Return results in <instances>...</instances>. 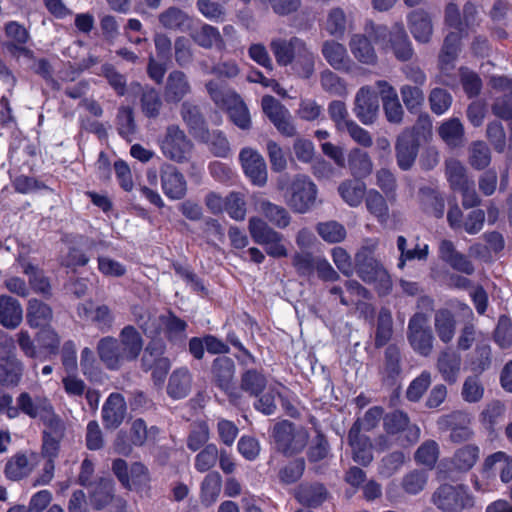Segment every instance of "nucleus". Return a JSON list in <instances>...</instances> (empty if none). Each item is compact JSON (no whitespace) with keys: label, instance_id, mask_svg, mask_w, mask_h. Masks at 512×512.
<instances>
[{"label":"nucleus","instance_id":"obj_38","mask_svg":"<svg viewBox=\"0 0 512 512\" xmlns=\"http://www.w3.org/2000/svg\"><path fill=\"white\" fill-rule=\"evenodd\" d=\"M349 45L356 60L367 65L376 64L377 54L371 41L364 34H354Z\"/></svg>","mask_w":512,"mask_h":512},{"label":"nucleus","instance_id":"obj_2","mask_svg":"<svg viewBox=\"0 0 512 512\" xmlns=\"http://www.w3.org/2000/svg\"><path fill=\"white\" fill-rule=\"evenodd\" d=\"M34 418L43 426L41 457L44 459L43 473L34 481V486L51 482L55 475V460L65 434V424L48 399L34 398Z\"/></svg>","mask_w":512,"mask_h":512},{"label":"nucleus","instance_id":"obj_33","mask_svg":"<svg viewBox=\"0 0 512 512\" xmlns=\"http://www.w3.org/2000/svg\"><path fill=\"white\" fill-rule=\"evenodd\" d=\"M267 387V377L262 369L248 368L240 374V389L250 397H258Z\"/></svg>","mask_w":512,"mask_h":512},{"label":"nucleus","instance_id":"obj_62","mask_svg":"<svg viewBox=\"0 0 512 512\" xmlns=\"http://www.w3.org/2000/svg\"><path fill=\"white\" fill-rule=\"evenodd\" d=\"M117 130L119 135L130 140L136 132L133 109L131 106H122L117 113Z\"/></svg>","mask_w":512,"mask_h":512},{"label":"nucleus","instance_id":"obj_13","mask_svg":"<svg viewBox=\"0 0 512 512\" xmlns=\"http://www.w3.org/2000/svg\"><path fill=\"white\" fill-rule=\"evenodd\" d=\"M376 40L389 38L390 49L394 52V56L399 61H408L412 58L414 50L402 26L389 30L386 26H377L375 29Z\"/></svg>","mask_w":512,"mask_h":512},{"label":"nucleus","instance_id":"obj_41","mask_svg":"<svg viewBox=\"0 0 512 512\" xmlns=\"http://www.w3.org/2000/svg\"><path fill=\"white\" fill-rule=\"evenodd\" d=\"M230 121L242 130H248L251 127V118L249 110L240 94L233 96L230 103L224 109Z\"/></svg>","mask_w":512,"mask_h":512},{"label":"nucleus","instance_id":"obj_48","mask_svg":"<svg viewBox=\"0 0 512 512\" xmlns=\"http://www.w3.org/2000/svg\"><path fill=\"white\" fill-rule=\"evenodd\" d=\"M167 346L162 339L150 340L144 348L143 355L141 357V369L144 372H148L149 369L153 368V364L160 362L161 360H167L165 356V350Z\"/></svg>","mask_w":512,"mask_h":512},{"label":"nucleus","instance_id":"obj_57","mask_svg":"<svg viewBox=\"0 0 512 512\" xmlns=\"http://www.w3.org/2000/svg\"><path fill=\"white\" fill-rule=\"evenodd\" d=\"M314 431L316 436L308 448L307 457L310 463H319L320 460L327 457L330 445L319 426H314Z\"/></svg>","mask_w":512,"mask_h":512},{"label":"nucleus","instance_id":"obj_54","mask_svg":"<svg viewBox=\"0 0 512 512\" xmlns=\"http://www.w3.org/2000/svg\"><path fill=\"white\" fill-rule=\"evenodd\" d=\"M468 162L475 170H484L491 163V152L488 145L481 140L474 141L470 146V157Z\"/></svg>","mask_w":512,"mask_h":512},{"label":"nucleus","instance_id":"obj_60","mask_svg":"<svg viewBox=\"0 0 512 512\" xmlns=\"http://www.w3.org/2000/svg\"><path fill=\"white\" fill-rule=\"evenodd\" d=\"M261 210L264 216L278 228H285L290 224L289 212L280 205L264 201L261 204Z\"/></svg>","mask_w":512,"mask_h":512},{"label":"nucleus","instance_id":"obj_16","mask_svg":"<svg viewBox=\"0 0 512 512\" xmlns=\"http://www.w3.org/2000/svg\"><path fill=\"white\" fill-rule=\"evenodd\" d=\"M240 163L245 176L252 184L264 186L267 183L268 173L265 159L257 150L244 147L240 150Z\"/></svg>","mask_w":512,"mask_h":512},{"label":"nucleus","instance_id":"obj_46","mask_svg":"<svg viewBox=\"0 0 512 512\" xmlns=\"http://www.w3.org/2000/svg\"><path fill=\"white\" fill-rule=\"evenodd\" d=\"M438 134L449 146L457 147L463 144L465 130L461 121L453 118L440 125Z\"/></svg>","mask_w":512,"mask_h":512},{"label":"nucleus","instance_id":"obj_39","mask_svg":"<svg viewBox=\"0 0 512 512\" xmlns=\"http://www.w3.org/2000/svg\"><path fill=\"white\" fill-rule=\"evenodd\" d=\"M322 55L333 68L345 71L350 69L351 60L342 44L326 41L322 46Z\"/></svg>","mask_w":512,"mask_h":512},{"label":"nucleus","instance_id":"obj_21","mask_svg":"<svg viewBox=\"0 0 512 512\" xmlns=\"http://www.w3.org/2000/svg\"><path fill=\"white\" fill-rule=\"evenodd\" d=\"M439 258L447 263L454 271L471 276L474 273V265L468 256L458 251L454 243L443 239L438 246Z\"/></svg>","mask_w":512,"mask_h":512},{"label":"nucleus","instance_id":"obj_5","mask_svg":"<svg viewBox=\"0 0 512 512\" xmlns=\"http://www.w3.org/2000/svg\"><path fill=\"white\" fill-rule=\"evenodd\" d=\"M285 196L286 203L293 212L305 214L317 203V185L309 176L297 174L290 181Z\"/></svg>","mask_w":512,"mask_h":512},{"label":"nucleus","instance_id":"obj_11","mask_svg":"<svg viewBox=\"0 0 512 512\" xmlns=\"http://www.w3.org/2000/svg\"><path fill=\"white\" fill-rule=\"evenodd\" d=\"M421 145V132L417 126L404 129L396 139L395 157L397 166L409 170L415 163Z\"/></svg>","mask_w":512,"mask_h":512},{"label":"nucleus","instance_id":"obj_61","mask_svg":"<svg viewBox=\"0 0 512 512\" xmlns=\"http://www.w3.org/2000/svg\"><path fill=\"white\" fill-rule=\"evenodd\" d=\"M446 176L451 189L454 191H459L472 181L467 177L466 168L459 161L447 163Z\"/></svg>","mask_w":512,"mask_h":512},{"label":"nucleus","instance_id":"obj_51","mask_svg":"<svg viewBox=\"0 0 512 512\" xmlns=\"http://www.w3.org/2000/svg\"><path fill=\"white\" fill-rule=\"evenodd\" d=\"M22 372V363L15 357H7L0 361V384L16 386L21 379Z\"/></svg>","mask_w":512,"mask_h":512},{"label":"nucleus","instance_id":"obj_19","mask_svg":"<svg viewBox=\"0 0 512 512\" xmlns=\"http://www.w3.org/2000/svg\"><path fill=\"white\" fill-rule=\"evenodd\" d=\"M77 314L80 319L92 323L101 332L111 330L114 323V315L106 304L94 306L91 300L80 303L77 306Z\"/></svg>","mask_w":512,"mask_h":512},{"label":"nucleus","instance_id":"obj_30","mask_svg":"<svg viewBox=\"0 0 512 512\" xmlns=\"http://www.w3.org/2000/svg\"><path fill=\"white\" fill-rule=\"evenodd\" d=\"M326 488L323 484L301 483L295 489L294 497L298 503L308 508H318L326 499Z\"/></svg>","mask_w":512,"mask_h":512},{"label":"nucleus","instance_id":"obj_63","mask_svg":"<svg viewBox=\"0 0 512 512\" xmlns=\"http://www.w3.org/2000/svg\"><path fill=\"white\" fill-rule=\"evenodd\" d=\"M493 337L501 349H509L512 346V320L507 315L499 317Z\"/></svg>","mask_w":512,"mask_h":512},{"label":"nucleus","instance_id":"obj_8","mask_svg":"<svg viewBox=\"0 0 512 512\" xmlns=\"http://www.w3.org/2000/svg\"><path fill=\"white\" fill-rule=\"evenodd\" d=\"M270 49L278 65L288 66L292 64L296 57H300L306 61L307 77L312 73L314 68L312 54L309 52L306 43L297 36H291L290 39H273L270 43Z\"/></svg>","mask_w":512,"mask_h":512},{"label":"nucleus","instance_id":"obj_27","mask_svg":"<svg viewBox=\"0 0 512 512\" xmlns=\"http://www.w3.org/2000/svg\"><path fill=\"white\" fill-rule=\"evenodd\" d=\"M124 398L119 393L109 395L102 407V421L107 429H116L122 424L125 416Z\"/></svg>","mask_w":512,"mask_h":512},{"label":"nucleus","instance_id":"obj_10","mask_svg":"<svg viewBox=\"0 0 512 512\" xmlns=\"http://www.w3.org/2000/svg\"><path fill=\"white\" fill-rule=\"evenodd\" d=\"M407 338L413 350L428 357L433 352V331L425 313H415L408 322Z\"/></svg>","mask_w":512,"mask_h":512},{"label":"nucleus","instance_id":"obj_59","mask_svg":"<svg viewBox=\"0 0 512 512\" xmlns=\"http://www.w3.org/2000/svg\"><path fill=\"white\" fill-rule=\"evenodd\" d=\"M492 363V353L489 344H477L473 355L470 357V370L476 374H481L489 369Z\"/></svg>","mask_w":512,"mask_h":512},{"label":"nucleus","instance_id":"obj_55","mask_svg":"<svg viewBox=\"0 0 512 512\" xmlns=\"http://www.w3.org/2000/svg\"><path fill=\"white\" fill-rule=\"evenodd\" d=\"M319 237L328 243H340L346 238V230L343 224L337 221L319 222L316 225Z\"/></svg>","mask_w":512,"mask_h":512},{"label":"nucleus","instance_id":"obj_44","mask_svg":"<svg viewBox=\"0 0 512 512\" xmlns=\"http://www.w3.org/2000/svg\"><path fill=\"white\" fill-rule=\"evenodd\" d=\"M193 38L204 49L215 47L222 50L225 48V42L218 28L210 24H202V27L194 33Z\"/></svg>","mask_w":512,"mask_h":512},{"label":"nucleus","instance_id":"obj_42","mask_svg":"<svg viewBox=\"0 0 512 512\" xmlns=\"http://www.w3.org/2000/svg\"><path fill=\"white\" fill-rule=\"evenodd\" d=\"M222 488V477L216 472H208L202 480L200 498L201 503L205 507H209L216 503Z\"/></svg>","mask_w":512,"mask_h":512},{"label":"nucleus","instance_id":"obj_28","mask_svg":"<svg viewBox=\"0 0 512 512\" xmlns=\"http://www.w3.org/2000/svg\"><path fill=\"white\" fill-rule=\"evenodd\" d=\"M461 356L451 348H445L437 357L436 368L443 380L449 384L457 381L461 370Z\"/></svg>","mask_w":512,"mask_h":512},{"label":"nucleus","instance_id":"obj_64","mask_svg":"<svg viewBox=\"0 0 512 512\" xmlns=\"http://www.w3.org/2000/svg\"><path fill=\"white\" fill-rule=\"evenodd\" d=\"M218 458V449L215 444H206L196 455L194 467L200 473L208 472L213 468Z\"/></svg>","mask_w":512,"mask_h":512},{"label":"nucleus","instance_id":"obj_15","mask_svg":"<svg viewBox=\"0 0 512 512\" xmlns=\"http://www.w3.org/2000/svg\"><path fill=\"white\" fill-rule=\"evenodd\" d=\"M276 449L285 456H293L300 453L306 442L297 439L294 434V424L289 420H282L275 424L272 434Z\"/></svg>","mask_w":512,"mask_h":512},{"label":"nucleus","instance_id":"obj_29","mask_svg":"<svg viewBox=\"0 0 512 512\" xmlns=\"http://www.w3.org/2000/svg\"><path fill=\"white\" fill-rule=\"evenodd\" d=\"M39 330L36 332L34 340L37 342V346H34V358L38 355L44 357L56 355L59 349V336L55 329L48 326L38 327Z\"/></svg>","mask_w":512,"mask_h":512},{"label":"nucleus","instance_id":"obj_4","mask_svg":"<svg viewBox=\"0 0 512 512\" xmlns=\"http://www.w3.org/2000/svg\"><path fill=\"white\" fill-rule=\"evenodd\" d=\"M354 271L364 283L373 285L380 296L388 295L393 289L389 272L367 247H362L354 255Z\"/></svg>","mask_w":512,"mask_h":512},{"label":"nucleus","instance_id":"obj_17","mask_svg":"<svg viewBox=\"0 0 512 512\" xmlns=\"http://www.w3.org/2000/svg\"><path fill=\"white\" fill-rule=\"evenodd\" d=\"M7 41L2 44L3 49L12 57L30 58L31 51L25 46L29 39V31L16 21H10L4 27Z\"/></svg>","mask_w":512,"mask_h":512},{"label":"nucleus","instance_id":"obj_40","mask_svg":"<svg viewBox=\"0 0 512 512\" xmlns=\"http://www.w3.org/2000/svg\"><path fill=\"white\" fill-rule=\"evenodd\" d=\"M348 167L354 178L364 179L371 174L373 163L368 152L354 147L348 153Z\"/></svg>","mask_w":512,"mask_h":512},{"label":"nucleus","instance_id":"obj_50","mask_svg":"<svg viewBox=\"0 0 512 512\" xmlns=\"http://www.w3.org/2000/svg\"><path fill=\"white\" fill-rule=\"evenodd\" d=\"M12 396L9 394H2L0 392V411L6 410L9 418H15L18 416L19 409L24 413L32 417V398L29 393L23 392L18 397V406H12Z\"/></svg>","mask_w":512,"mask_h":512},{"label":"nucleus","instance_id":"obj_37","mask_svg":"<svg viewBox=\"0 0 512 512\" xmlns=\"http://www.w3.org/2000/svg\"><path fill=\"white\" fill-rule=\"evenodd\" d=\"M341 198L351 207L359 206L366 193V185L361 178L346 179L338 186Z\"/></svg>","mask_w":512,"mask_h":512},{"label":"nucleus","instance_id":"obj_20","mask_svg":"<svg viewBox=\"0 0 512 512\" xmlns=\"http://www.w3.org/2000/svg\"><path fill=\"white\" fill-rule=\"evenodd\" d=\"M379 96L382 100L383 110L387 122L399 125L403 121L404 110L399 101L395 88L385 80H378L375 83Z\"/></svg>","mask_w":512,"mask_h":512},{"label":"nucleus","instance_id":"obj_58","mask_svg":"<svg viewBox=\"0 0 512 512\" xmlns=\"http://www.w3.org/2000/svg\"><path fill=\"white\" fill-rule=\"evenodd\" d=\"M439 456V447L434 440L422 443L415 452V460L418 465H423L428 470H433Z\"/></svg>","mask_w":512,"mask_h":512},{"label":"nucleus","instance_id":"obj_22","mask_svg":"<svg viewBox=\"0 0 512 512\" xmlns=\"http://www.w3.org/2000/svg\"><path fill=\"white\" fill-rule=\"evenodd\" d=\"M348 442L353 451L354 461L367 467L373 460V445L368 436L360 433L359 422H354L349 430Z\"/></svg>","mask_w":512,"mask_h":512},{"label":"nucleus","instance_id":"obj_34","mask_svg":"<svg viewBox=\"0 0 512 512\" xmlns=\"http://www.w3.org/2000/svg\"><path fill=\"white\" fill-rule=\"evenodd\" d=\"M421 204L425 213L440 219L445 212V199L437 188L423 186L419 190Z\"/></svg>","mask_w":512,"mask_h":512},{"label":"nucleus","instance_id":"obj_3","mask_svg":"<svg viewBox=\"0 0 512 512\" xmlns=\"http://www.w3.org/2000/svg\"><path fill=\"white\" fill-rule=\"evenodd\" d=\"M144 339L133 325L124 326L119 337L104 336L96 344V353L107 370L118 371L136 361L143 351Z\"/></svg>","mask_w":512,"mask_h":512},{"label":"nucleus","instance_id":"obj_26","mask_svg":"<svg viewBox=\"0 0 512 512\" xmlns=\"http://www.w3.org/2000/svg\"><path fill=\"white\" fill-rule=\"evenodd\" d=\"M409 30L419 43H429L433 35L431 16L423 9L410 12L407 16Z\"/></svg>","mask_w":512,"mask_h":512},{"label":"nucleus","instance_id":"obj_18","mask_svg":"<svg viewBox=\"0 0 512 512\" xmlns=\"http://www.w3.org/2000/svg\"><path fill=\"white\" fill-rule=\"evenodd\" d=\"M160 179L165 197L169 200H182L187 193V182L177 167L164 163L160 168Z\"/></svg>","mask_w":512,"mask_h":512},{"label":"nucleus","instance_id":"obj_31","mask_svg":"<svg viewBox=\"0 0 512 512\" xmlns=\"http://www.w3.org/2000/svg\"><path fill=\"white\" fill-rule=\"evenodd\" d=\"M456 328V316L449 308H439L435 312L434 329L441 342L450 343L455 336Z\"/></svg>","mask_w":512,"mask_h":512},{"label":"nucleus","instance_id":"obj_9","mask_svg":"<svg viewBox=\"0 0 512 512\" xmlns=\"http://www.w3.org/2000/svg\"><path fill=\"white\" fill-rule=\"evenodd\" d=\"M248 228L253 242L263 246L269 256L274 258L287 256L282 234L269 226L263 219L251 217Z\"/></svg>","mask_w":512,"mask_h":512},{"label":"nucleus","instance_id":"obj_14","mask_svg":"<svg viewBox=\"0 0 512 512\" xmlns=\"http://www.w3.org/2000/svg\"><path fill=\"white\" fill-rule=\"evenodd\" d=\"M379 93L369 86L361 87L354 99V113L363 125L373 124L379 113Z\"/></svg>","mask_w":512,"mask_h":512},{"label":"nucleus","instance_id":"obj_43","mask_svg":"<svg viewBox=\"0 0 512 512\" xmlns=\"http://www.w3.org/2000/svg\"><path fill=\"white\" fill-rule=\"evenodd\" d=\"M204 142L213 156L226 158L230 153V144L226 135L220 130L209 131L207 129L199 139Z\"/></svg>","mask_w":512,"mask_h":512},{"label":"nucleus","instance_id":"obj_25","mask_svg":"<svg viewBox=\"0 0 512 512\" xmlns=\"http://www.w3.org/2000/svg\"><path fill=\"white\" fill-rule=\"evenodd\" d=\"M191 91V86L185 73L181 70H172L166 77L164 85V100L167 103L177 104Z\"/></svg>","mask_w":512,"mask_h":512},{"label":"nucleus","instance_id":"obj_7","mask_svg":"<svg viewBox=\"0 0 512 512\" xmlns=\"http://www.w3.org/2000/svg\"><path fill=\"white\" fill-rule=\"evenodd\" d=\"M383 430L393 435L397 444L403 448L414 445L420 437V429L412 424L408 414L400 409L384 413Z\"/></svg>","mask_w":512,"mask_h":512},{"label":"nucleus","instance_id":"obj_47","mask_svg":"<svg viewBox=\"0 0 512 512\" xmlns=\"http://www.w3.org/2000/svg\"><path fill=\"white\" fill-rule=\"evenodd\" d=\"M393 335V318L388 308H381L375 331L374 344L377 349L385 347Z\"/></svg>","mask_w":512,"mask_h":512},{"label":"nucleus","instance_id":"obj_12","mask_svg":"<svg viewBox=\"0 0 512 512\" xmlns=\"http://www.w3.org/2000/svg\"><path fill=\"white\" fill-rule=\"evenodd\" d=\"M192 148V141L178 126L170 125L166 128V134L161 141V150L167 159L182 163L187 160Z\"/></svg>","mask_w":512,"mask_h":512},{"label":"nucleus","instance_id":"obj_1","mask_svg":"<svg viewBox=\"0 0 512 512\" xmlns=\"http://www.w3.org/2000/svg\"><path fill=\"white\" fill-rule=\"evenodd\" d=\"M187 350L196 361H203L205 352L215 355L216 357L212 360L209 369L212 386L232 401L241 397L236 382L237 366L235 360L228 356L231 348L223 339L211 333L193 336L188 340Z\"/></svg>","mask_w":512,"mask_h":512},{"label":"nucleus","instance_id":"obj_23","mask_svg":"<svg viewBox=\"0 0 512 512\" xmlns=\"http://www.w3.org/2000/svg\"><path fill=\"white\" fill-rule=\"evenodd\" d=\"M193 376L187 367L174 369L168 377L166 394L173 400L186 398L192 389Z\"/></svg>","mask_w":512,"mask_h":512},{"label":"nucleus","instance_id":"obj_52","mask_svg":"<svg viewBox=\"0 0 512 512\" xmlns=\"http://www.w3.org/2000/svg\"><path fill=\"white\" fill-rule=\"evenodd\" d=\"M140 105L143 115L149 119L159 117L163 107L160 93L155 88L145 89L140 96Z\"/></svg>","mask_w":512,"mask_h":512},{"label":"nucleus","instance_id":"obj_45","mask_svg":"<svg viewBox=\"0 0 512 512\" xmlns=\"http://www.w3.org/2000/svg\"><path fill=\"white\" fill-rule=\"evenodd\" d=\"M479 458V448L474 444L457 449L452 457V464L459 472H469Z\"/></svg>","mask_w":512,"mask_h":512},{"label":"nucleus","instance_id":"obj_35","mask_svg":"<svg viewBox=\"0 0 512 512\" xmlns=\"http://www.w3.org/2000/svg\"><path fill=\"white\" fill-rule=\"evenodd\" d=\"M499 471L503 483L512 480V456L503 451H497L487 456L483 463V472Z\"/></svg>","mask_w":512,"mask_h":512},{"label":"nucleus","instance_id":"obj_36","mask_svg":"<svg viewBox=\"0 0 512 512\" xmlns=\"http://www.w3.org/2000/svg\"><path fill=\"white\" fill-rule=\"evenodd\" d=\"M23 311L19 302L11 296H0V323L10 329L16 328L22 321Z\"/></svg>","mask_w":512,"mask_h":512},{"label":"nucleus","instance_id":"obj_32","mask_svg":"<svg viewBox=\"0 0 512 512\" xmlns=\"http://www.w3.org/2000/svg\"><path fill=\"white\" fill-rule=\"evenodd\" d=\"M401 372L402 367L400 350L396 344H389L384 353L382 380L390 387H393L396 384Z\"/></svg>","mask_w":512,"mask_h":512},{"label":"nucleus","instance_id":"obj_24","mask_svg":"<svg viewBox=\"0 0 512 512\" xmlns=\"http://www.w3.org/2000/svg\"><path fill=\"white\" fill-rule=\"evenodd\" d=\"M466 35L467 33L450 31L444 38L443 45L438 56V65L442 71L454 68V63L461 51L462 39L466 37Z\"/></svg>","mask_w":512,"mask_h":512},{"label":"nucleus","instance_id":"obj_53","mask_svg":"<svg viewBox=\"0 0 512 512\" xmlns=\"http://www.w3.org/2000/svg\"><path fill=\"white\" fill-rule=\"evenodd\" d=\"M367 210L375 216L379 222L384 223L389 218V207L385 198L378 190H370L365 197Z\"/></svg>","mask_w":512,"mask_h":512},{"label":"nucleus","instance_id":"obj_6","mask_svg":"<svg viewBox=\"0 0 512 512\" xmlns=\"http://www.w3.org/2000/svg\"><path fill=\"white\" fill-rule=\"evenodd\" d=\"M432 503L443 512H462L471 509L474 497L463 484H441L432 494Z\"/></svg>","mask_w":512,"mask_h":512},{"label":"nucleus","instance_id":"obj_56","mask_svg":"<svg viewBox=\"0 0 512 512\" xmlns=\"http://www.w3.org/2000/svg\"><path fill=\"white\" fill-rule=\"evenodd\" d=\"M397 249L400 252V257L398 261V268L403 269L405 262L407 260H426L429 255V245L425 244L423 248H419L416 246L413 249H407V241L405 237L398 236L396 240Z\"/></svg>","mask_w":512,"mask_h":512},{"label":"nucleus","instance_id":"obj_49","mask_svg":"<svg viewBox=\"0 0 512 512\" xmlns=\"http://www.w3.org/2000/svg\"><path fill=\"white\" fill-rule=\"evenodd\" d=\"M400 95L408 112L412 115H420L425 103V94L418 86L403 85Z\"/></svg>","mask_w":512,"mask_h":512}]
</instances>
